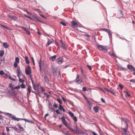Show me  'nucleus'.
Masks as SVG:
<instances>
[{
	"label": "nucleus",
	"mask_w": 135,
	"mask_h": 135,
	"mask_svg": "<svg viewBox=\"0 0 135 135\" xmlns=\"http://www.w3.org/2000/svg\"><path fill=\"white\" fill-rule=\"evenodd\" d=\"M21 86L22 88H25V85L24 84H22Z\"/></svg>",
	"instance_id": "e433bc0d"
},
{
	"label": "nucleus",
	"mask_w": 135,
	"mask_h": 135,
	"mask_svg": "<svg viewBox=\"0 0 135 135\" xmlns=\"http://www.w3.org/2000/svg\"><path fill=\"white\" fill-rule=\"evenodd\" d=\"M33 18L35 20H38L37 19V18L36 17H35V16H34V17H33Z\"/></svg>",
	"instance_id": "338daca9"
},
{
	"label": "nucleus",
	"mask_w": 135,
	"mask_h": 135,
	"mask_svg": "<svg viewBox=\"0 0 135 135\" xmlns=\"http://www.w3.org/2000/svg\"><path fill=\"white\" fill-rule=\"evenodd\" d=\"M24 16H25L26 17H27V18H30V19H31V20H32V19L31 18V17H28V16H27L26 15H24Z\"/></svg>",
	"instance_id": "6e6d98bb"
},
{
	"label": "nucleus",
	"mask_w": 135,
	"mask_h": 135,
	"mask_svg": "<svg viewBox=\"0 0 135 135\" xmlns=\"http://www.w3.org/2000/svg\"><path fill=\"white\" fill-rule=\"evenodd\" d=\"M105 47H104V48L103 49V50L102 51H103L104 52H106L107 51V50L105 48H104Z\"/></svg>",
	"instance_id": "864d4df0"
},
{
	"label": "nucleus",
	"mask_w": 135,
	"mask_h": 135,
	"mask_svg": "<svg viewBox=\"0 0 135 135\" xmlns=\"http://www.w3.org/2000/svg\"><path fill=\"white\" fill-rule=\"evenodd\" d=\"M69 114L71 117H73V119L75 121H76V117H74V114L70 111L69 112Z\"/></svg>",
	"instance_id": "4468645a"
},
{
	"label": "nucleus",
	"mask_w": 135,
	"mask_h": 135,
	"mask_svg": "<svg viewBox=\"0 0 135 135\" xmlns=\"http://www.w3.org/2000/svg\"><path fill=\"white\" fill-rule=\"evenodd\" d=\"M17 63L16 62H15L14 64V66L16 68L17 66Z\"/></svg>",
	"instance_id": "4c0bfd02"
},
{
	"label": "nucleus",
	"mask_w": 135,
	"mask_h": 135,
	"mask_svg": "<svg viewBox=\"0 0 135 135\" xmlns=\"http://www.w3.org/2000/svg\"><path fill=\"white\" fill-rule=\"evenodd\" d=\"M109 92L114 95H115V94L116 93V91H115L112 90H110Z\"/></svg>",
	"instance_id": "b1692460"
},
{
	"label": "nucleus",
	"mask_w": 135,
	"mask_h": 135,
	"mask_svg": "<svg viewBox=\"0 0 135 135\" xmlns=\"http://www.w3.org/2000/svg\"><path fill=\"white\" fill-rule=\"evenodd\" d=\"M101 100L102 102H103L104 103H105V101L102 98H101Z\"/></svg>",
	"instance_id": "13d9d810"
},
{
	"label": "nucleus",
	"mask_w": 135,
	"mask_h": 135,
	"mask_svg": "<svg viewBox=\"0 0 135 135\" xmlns=\"http://www.w3.org/2000/svg\"><path fill=\"white\" fill-rule=\"evenodd\" d=\"M59 108L60 110H62L63 112H65V109L61 104L59 105Z\"/></svg>",
	"instance_id": "a211bd4d"
},
{
	"label": "nucleus",
	"mask_w": 135,
	"mask_h": 135,
	"mask_svg": "<svg viewBox=\"0 0 135 135\" xmlns=\"http://www.w3.org/2000/svg\"><path fill=\"white\" fill-rule=\"evenodd\" d=\"M71 131L73 132L74 133H76V131L75 129H74L73 128L69 127L68 128Z\"/></svg>",
	"instance_id": "4be33fe9"
},
{
	"label": "nucleus",
	"mask_w": 135,
	"mask_h": 135,
	"mask_svg": "<svg viewBox=\"0 0 135 135\" xmlns=\"http://www.w3.org/2000/svg\"><path fill=\"white\" fill-rule=\"evenodd\" d=\"M15 60V62H16L17 63H19V59L18 57H16Z\"/></svg>",
	"instance_id": "c85d7f7f"
},
{
	"label": "nucleus",
	"mask_w": 135,
	"mask_h": 135,
	"mask_svg": "<svg viewBox=\"0 0 135 135\" xmlns=\"http://www.w3.org/2000/svg\"><path fill=\"white\" fill-rule=\"evenodd\" d=\"M82 26L81 24L76 21V26H77L78 27H82Z\"/></svg>",
	"instance_id": "cd10ccee"
},
{
	"label": "nucleus",
	"mask_w": 135,
	"mask_h": 135,
	"mask_svg": "<svg viewBox=\"0 0 135 135\" xmlns=\"http://www.w3.org/2000/svg\"><path fill=\"white\" fill-rule=\"evenodd\" d=\"M83 82L82 78H81L79 79L76 80V83H81Z\"/></svg>",
	"instance_id": "5701e85b"
},
{
	"label": "nucleus",
	"mask_w": 135,
	"mask_h": 135,
	"mask_svg": "<svg viewBox=\"0 0 135 135\" xmlns=\"http://www.w3.org/2000/svg\"><path fill=\"white\" fill-rule=\"evenodd\" d=\"M119 86L120 88L121 89H122L124 87V86L121 84H119Z\"/></svg>",
	"instance_id": "ea45409f"
},
{
	"label": "nucleus",
	"mask_w": 135,
	"mask_h": 135,
	"mask_svg": "<svg viewBox=\"0 0 135 135\" xmlns=\"http://www.w3.org/2000/svg\"><path fill=\"white\" fill-rule=\"evenodd\" d=\"M54 106L56 108H57L58 107V106L55 103H54Z\"/></svg>",
	"instance_id": "4d7b16f0"
},
{
	"label": "nucleus",
	"mask_w": 135,
	"mask_h": 135,
	"mask_svg": "<svg viewBox=\"0 0 135 135\" xmlns=\"http://www.w3.org/2000/svg\"><path fill=\"white\" fill-rule=\"evenodd\" d=\"M19 81L21 83H23L24 81V80L20 79V78H19Z\"/></svg>",
	"instance_id": "49530a36"
},
{
	"label": "nucleus",
	"mask_w": 135,
	"mask_h": 135,
	"mask_svg": "<svg viewBox=\"0 0 135 135\" xmlns=\"http://www.w3.org/2000/svg\"><path fill=\"white\" fill-rule=\"evenodd\" d=\"M108 35L109 36V37L110 39L111 37L112 36V35L111 33H110V32L108 33Z\"/></svg>",
	"instance_id": "3c124183"
},
{
	"label": "nucleus",
	"mask_w": 135,
	"mask_h": 135,
	"mask_svg": "<svg viewBox=\"0 0 135 135\" xmlns=\"http://www.w3.org/2000/svg\"><path fill=\"white\" fill-rule=\"evenodd\" d=\"M19 128H20V129L22 131H23L24 129H23V128L21 126H20V125H19Z\"/></svg>",
	"instance_id": "37998d69"
},
{
	"label": "nucleus",
	"mask_w": 135,
	"mask_h": 135,
	"mask_svg": "<svg viewBox=\"0 0 135 135\" xmlns=\"http://www.w3.org/2000/svg\"><path fill=\"white\" fill-rule=\"evenodd\" d=\"M87 66L90 70H92V67L91 66L89 65H87Z\"/></svg>",
	"instance_id": "58836bf2"
},
{
	"label": "nucleus",
	"mask_w": 135,
	"mask_h": 135,
	"mask_svg": "<svg viewBox=\"0 0 135 135\" xmlns=\"http://www.w3.org/2000/svg\"><path fill=\"white\" fill-rule=\"evenodd\" d=\"M20 86L19 85L18 86H16L15 87L14 89H19L20 88Z\"/></svg>",
	"instance_id": "8fccbe9b"
},
{
	"label": "nucleus",
	"mask_w": 135,
	"mask_h": 135,
	"mask_svg": "<svg viewBox=\"0 0 135 135\" xmlns=\"http://www.w3.org/2000/svg\"><path fill=\"white\" fill-rule=\"evenodd\" d=\"M82 90L83 91H85L86 90V88L85 87H83L82 88Z\"/></svg>",
	"instance_id": "79ce46f5"
},
{
	"label": "nucleus",
	"mask_w": 135,
	"mask_h": 135,
	"mask_svg": "<svg viewBox=\"0 0 135 135\" xmlns=\"http://www.w3.org/2000/svg\"><path fill=\"white\" fill-rule=\"evenodd\" d=\"M31 27L32 28L31 30H34V28L36 26L33 23L31 25Z\"/></svg>",
	"instance_id": "c756f323"
},
{
	"label": "nucleus",
	"mask_w": 135,
	"mask_h": 135,
	"mask_svg": "<svg viewBox=\"0 0 135 135\" xmlns=\"http://www.w3.org/2000/svg\"><path fill=\"white\" fill-rule=\"evenodd\" d=\"M25 59L26 63L27 64H29L30 63L28 58L27 56H25Z\"/></svg>",
	"instance_id": "a878e982"
},
{
	"label": "nucleus",
	"mask_w": 135,
	"mask_h": 135,
	"mask_svg": "<svg viewBox=\"0 0 135 135\" xmlns=\"http://www.w3.org/2000/svg\"><path fill=\"white\" fill-rule=\"evenodd\" d=\"M60 24H62L63 26H66V24L64 22H60Z\"/></svg>",
	"instance_id": "f704fd0d"
},
{
	"label": "nucleus",
	"mask_w": 135,
	"mask_h": 135,
	"mask_svg": "<svg viewBox=\"0 0 135 135\" xmlns=\"http://www.w3.org/2000/svg\"><path fill=\"white\" fill-rule=\"evenodd\" d=\"M125 93L126 95H127L129 97H130L131 96V95L129 93L128 91H126Z\"/></svg>",
	"instance_id": "473e14b6"
},
{
	"label": "nucleus",
	"mask_w": 135,
	"mask_h": 135,
	"mask_svg": "<svg viewBox=\"0 0 135 135\" xmlns=\"http://www.w3.org/2000/svg\"><path fill=\"white\" fill-rule=\"evenodd\" d=\"M44 79L45 82L47 83H48L49 82V80L48 79L47 76L45 75L44 76Z\"/></svg>",
	"instance_id": "aec40b11"
},
{
	"label": "nucleus",
	"mask_w": 135,
	"mask_h": 135,
	"mask_svg": "<svg viewBox=\"0 0 135 135\" xmlns=\"http://www.w3.org/2000/svg\"><path fill=\"white\" fill-rule=\"evenodd\" d=\"M4 54V51L3 50H2L0 51V56H2Z\"/></svg>",
	"instance_id": "393cba45"
},
{
	"label": "nucleus",
	"mask_w": 135,
	"mask_h": 135,
	"mask_svg": "<svg viewBox=\"0 0 135 135\" xmlns=\"http://www.w3.org/2000/svg\"><path fill=\"white\" fill-rule=\"evenodd\" d=\"M57 99L58 102L60 103V104L61 105V104L62 103V102L61 100L60 99L58 98Z\"/></svg>",
	"instance_id": "c9c22d12"
},
{
	"label": "nucleus",
	"mask_w": 135,
	"mask_h": 135,
	"mask_svg": "<svg viewBox=\"0 0 135 135\" xmlns=\"http://www.w3.org/2000/svg\"><path fill=\"white\" fill-rule=\"evenodd\" d=\"M3 46L6 48H8L9 47V45L7 44V42H4L3 43Z\"/></svg>",
	"instance_id": "6ab92c4d"
},
{
	"label": "nucleus",
	"mask_w": 135,
	"mask_h": 135,
	"mask_svg": "<svg viewBox=\"0 0 135 135\" xmlns=\"http://www.w3.org/2000/svg\"><path fill=\"white\" fill-rule=\"evenodd\" d=\"M4 74V73L3 71L2 70V71H0V74L1 75H3V74Z\"/></svg>",
	"instance_id": "a18cd8bd"
},
{
	"label": "nucleus",
	"mask_w": 135,
	"mask_h": 135,
	"mask_svg": "<svg viewBox=\"0 0 135 135\" xmlns=\"http://www.w3.org/2000/svg\"><path fill=\"white\" fill-rule=\"evenodd\" d=\"M91 132L92 133L93 135H97V134L94 132L91 131Z\"/></svg>",
	"instance_id": "052dcab7"
},
{
	"label": "nucleus",
	"mask_w": 135,
	"mask_h": 135,
	"mask_svg": "<svg viewBox=\"0 0 135 135\" xmlns=\"http://www.w3.org/2000/svg\"><path fill=\"white\" fill-rule=\"evenodd\" d=\"M1 26H2L3 27H4V28H5L7 29H9V30H11V29L10 28H8L6 26H5L3 25H1Z\"/></svg>",
	"instance_id": "c03bdc74"
},
{
	"label": "nucleus",
	"mask_w": 135,
	"mask_h": 135,
	"mask_svg": "<svg viewBox=\"0 0 135 135\" xmlns=\"http://www.w3.org/2000/svg\"><path fill=\"white\" fill-rule=\"evenodd\" d=\"M110 55L113 57H115V55L112 52H109Z\"/></svg>",
	"instance_id": "a19ab883"
},
{
	"label": "nucleus",
	"mask_w": 135,
	"mask_h": 135,
	"mask_svg": "<svg viewBox=\"0 0 135 135\" xmlns=\"http://www.w3.org/2000/svg\"><path fill=\"white\" fill-rule=\"evenodd\" d=\"M33 85V88L35 90H36V85H35V84H34Z\"/></svg>",
	"instance_id": "680f3d73"
},
{
	"label": "nucleus",
	"mask_w": 135,
	"mask_h": 135,
	"mask_svg": "<svg viewBox=\"0 0 135 135\" xmlns=\"http://www.w3.org/2000/svg\"><path fill=\"white\" fill-rule=\"evenodd\" d=\"M60 41L62 45V46L66 50L67 48L65 46V45L64 43H63L62 41L61 40H60Z\"/></svg>",
	"instance_id": "dca6fc26"
},
{
	"label": "nucleus",
	"mask_w": 135,
	"mask_h": 135,
	"mask_svg": "<svg viewBox=\"0 0 135 135\" xmlns=\"http://www.w3.org/2000/svg\"><path fill=\"white\" fill-rule=\"evenodd\" d=\"M56 61L57 63L59 64H61L63 62V59L60 57L56 60Z\"/></svg>",
	"instance_id": "20e7f679"
},
{
	"label": "nucleus",
	"mask_w": 135,
	"mask_h": 135,
	"mask_svg": "<svg viewBox=\"0 0 135 135\" xmlns=\"http://www.w3.org/2000/svg\"><path fill=\"white\" fill-rule=\"evenodd\" d=\"M117 67L118 69L119 70H126V68H123L119 65H117Z\"/></svg>",
	"instance_id": "0eeeda50"
},
{
	"label": "nucleus",
	"mask_w": 135,
	"mask_h": 135,
	"mask_svg": "<svg viewBox=\"0 0 135 135\" xmlns=\"http://www.w3.org/2000/svg\"><path fill=\"white\" fill-rule=\"evenodd\" d=\"M93 109L95 112L97 113L98 111L99 107L98 106H95L93 107Z\"/></svg>",
	"instance_id": "9d476101"
},
{
	"label": "nucleus",
	"mask_w": 135,
	"mask_h": 135,
	"mask_svg": "<svg viewBox=\"0 0 135 135\" xmlns=\"http://www.w3.org/2000/svg\"><path fill=\"white\" fill-rule=\"evenodd\" d=\"M127 68L129 70L131 71H133L135 70V69L132 65L128 64L127 65Z\"/></svg>",
	"instance_id": "423d86ee"
},
{
	"label": "nucleus",
	"mask_w": 135,
	"mask_h": 135,
	"mask_svg": "<svg viewBox=\"0 0 135 135\" xmlns=\"http://www.w3.org/2000/svg\"><path fill=\"white\" fill-rule=\"evenodd\" d=\"M61 119L64 124L66 126H67V123L66 122V121L65 119L63 117H62L61 118Z\"/></svg>",
	"instance_id": "9b49d317"
},
{
	"label": "nucleus",
	"mask_w": 135,
	"mask_h": 135,
	"mask_svg": "<svg viewBox=\"0 0 135 135\" xmlns=\"http://www.w3.org/2000/svg\"><path fill=\"white\" fill-rule=\"evenodd\" d=\"M9 79H11V80H12L13 81H15V79L14 78H12L11 76H9Z\"/></svg>",
	"instance_id": "603ef678"
},
{
	"label": "nucleus",
	"mask_w": 135,
	"mask_h": 135,
	"mask_svg": "<svg viewBox=\"0 0 135 135\" xmlns=\"http://www.w3.org/2000/svg\"><path fill=\"white\" fill-rule=\"evenodd\" d=\"M56 112L57 114H60V112L59 111V110L58 109H57L56 110Z\"/></svg>",
	"instance_id": "de8ad7c7"
},
{
	"label": "nucleus",
	"mask_w": 135,
	"mask_h": 135,
	"mask_svg": "<svg viewBox=\"0 0 135 135\" xmlns=\"http://www.w3.org/2000/svg\"><path fill=\"white\" fill-rule=\"evenodd\" d=\"M106 46H103L102 45H99V46H98V48L101 51H102L103 50V48L104 47H106Z\"/></svg>",
	"instance_id": "2eb2a0df"
},
{
	"label": "nucleus",
	"mask_w": 135,
	"mask_h": 135,
	"mask_svg": "<svg viewBox=\"0 0 135 135\" xmlns=\"http://www.w3.org/2000/svg\"><path fill=\"white\" fill-rule=\"evenodd\" d=\"M52 104L51 103H49V108L51 109L52 107Z\"/></svg>",
	"instance_id": "e2e57ef3"
},
{
	"label": "nucleus",
	"mask_w": 135,
	"mask_h": 135,
	"mask_svg": "<svg viewBox=\"0 0 135 135\" xmlns=\"http://www.w3.org/2000/svg\"><path fill=\"white\" fill-rule=\"evenodd\" d=\"M26 73L27 75L30 74L31 73V69L29 66H28L26 69Z\"/></svg>",
	"instance_id": "7ed1b4c3"
},
{
	"label": "nucleus",
	"mask_w": 135,
	"mask_h": 135,
	"mask_svg": "<svg viewBox=\"0 0 135 135\" xmlns=\"http://www.w3.org/2000/svg\"><path fill=\"white\" fill-rule=\"evenodd\" d=\"M57 69L55 67H52V70L53 72V75L55 78H57L60 75V71H57Z\"/></svg>",
	"instance_id": "f257e3e1"
},
{
	"label": "nucleus",
	"mask_w": 135,
	"mask_h": 135,
	"mask_svg": "<svg viewBox=\"0 0 135 135\" xmlns=\"http://www.w3.org/2000/svg\"><path fill=\"white\" fill-rule=\"evenodd\" d=\"M22 119V120H25L26 122H31V123H32L33 122L32 121H31V122H30L29 120H27L26 119Z\"/></svg>",
	"instance_id": "5fc2aeb1"
},
{
	"label": "nucleus",
	"mask_w": 135,
	"mask_h": 135,
	"mask_svg": "<svg viewBox=\"0 0 135 135\" xmlns=\"http://www.w3.org/2000/svg\"><path fill=\"white\" fill-rule=\"evenodd\" d=\"M104 89H105V90H107V91H108L109 92L110 90H109V89L107 88H104Z\"/></svg>",
	"instance_id": "0e129e2a"
},
{
	"label": "nucleus",
	"mask_w": 135,
	"mask_h": 135,
	"mask_svg": "<svg viewBox=\"0 0 135 135\" xmlns=\"http://www.w3.org/2000/svg\"><path fill=\"white\" fill-rule=\"evenodd\" d=\"M31 87L30 86H28V90L29 93H30L31 92Z\"/></svg>",
	"instance_id": "7c9ffc66"
},
{
	"label": "nucleus",
	"mask_w": 135,
	"mask_h": 135,
	"mask_svg": "<svg viewBox=\"0 0 135 135\" xmlns=\"http://www.w3.org/2000/svg\"><path fill=\"white\" fill-rule=\"evenodd\" d=\"M80 69H81V73L83 74L84 73V71L83 70L82 68H80Z\"/></svg>",
	"instance_id": "bf43d9fd"
},
{
	"label": "nucleus",
	"mask_w": 135,
	"mask_h": 135,
	"mask_svg": "<svg viewBox=\"0 0 135 135\" xmlns=\"http://www.w3.org/2000/svg\"><path fill=\"white\" fill-rule=\"evenodd\" d=\"M62 100H63L65 102H66V101L65 99V98H64V97H62Z\"/></svg>",
	"instance_id": "69168bd1"
},
{
	"label": "nucleus",
	"mask_w": 135,
	"mask_h": 135,
	"mask_svg": "<svg viewBox=\"0 0 135 135\" xmlns=\"http://www.w3.org/2000/svg\"><path fill=\"white\" fill-rule=\"evenodd\" d=\"M121 129H123V132L124 133H122V135H128V134L127 133V130L125 128H121Z\"/></svg>",
	"instance_id": "ddd939ff"
},
{
	"label": "nucleus",
	"mask_w": 135,
	"mask_h": 135,
	"mask_svg": "<svg viewBox=\"0 0 135 135\" xmlns=\"http://www.w3.org/2000/svg\"><path fill=\"white\" fill-rule=\"evenodd\" d=\"M22 29L24 31L26 32L27 34H28L29 35H30V32L28 29H27L26 28L24 27H22Z\"/></svg>",
	"instance_id": "6e6552de"
},
{
	"label": "nucleus",
	"mask_w": 135,
	"mask_h": 135,
	"mask_svg": "<svg viewBox=\"0 0 135 135\" xmlns=\"http://www.w3.org/2000/svg\"><path fill=\"white\" fill-rule=\"evenodd\" d=\"M12 118L13 119H14L16 120H17V121H18L20 119L19 118H16L15 117H12Z\"/></svg>",
	"instance_id": "2f4dec72"
},
{
	"label": "nucleus",
	"mask_w": 135,
	"mask_h": 135,
	"mask_svg": "<svg viewBox=\"0 0 135 135\" xmlns=\"http://www.w3.org/2000/svg\"><path fill=\"white\" fill-rule=\"evenodd\" d=\"M56 55H54L53 56H52L49 58V59L51 61H54L56 59Z\"/></svg>",
	"instance_id": "f3484780"
},
{
	"label": "nucleus",
	"mask_w": 135,
	"mask_h": 135,
	"mask_svg": "<svg viewBox=\"0 0 135 135\" xmlns=\"http://www.w3.org/2000/svg\"><path fill=\"white\" fill-rule=\"evenodd\" d=\"M122 121L126 125L127 128L128 129V124L127 123L128 120L125 118H122Z\"/></svg>",
	"instance_id": "f03ea898"
},
{
	"label": "nucleus",
	"mask_w": 135,
	"mask_h": 135,
	"mask_svg": "<svg viewBox=\"0 0 135 135\" xmlns=\"http://www.w3.org/2000/svg\"><path fill=\"white\" fill-rule=\"evenodd\" d=\"M102 30L103 31H104L107 33H109L110 32L108 30V29L105 28H102Z\"/></svg>",
	"instance_id": "bb28decb"
},
{
	"label": "nucleus",
	"mask_w": 135,
	"mask_h": 135,
	"mask_svg": "<svg viewBox=\"0 0 135 135\" xmlns=\"http://www.w3.org/2000/svg\"><path fill=\"white\" fill-rule=\"evenodd\" d=\"M71 26L73 27L75 29V26L76 25V22L74 21H73L71 22Z\"/></svg>",
	"instance_id": "f8f14e48"
},
{
	"label": "nucleus",
	"mask_w": 135,
	"mask_h": 135,
	"mask_svg": "<svg viewBox=\"0 0 135 135\" xmlns=\"http://www.w3.org/2000/svg\"><path fill=\"white\" fill-rule=\"evenodd\" d=\"M130 81L131 82L135 83V79H131Z\"/></svg>",
	"instance_id": "09e8293b"
},
{
	"label": "nucleus",
	"mask_w": 135,
	"mask_h": 135,
	"mask_svg": "<svg viewBox=\"0 0 135 135\" xmlns=\"http://www.w3.org/2000/svg\"><path fill=\"white\" fill-rule=\"evenodd\" d=\"M6 129H7V130L8 131H9L10 130L9 129V128L7 127H6Z\"/></svg>",
	"instance_id": "774afa93"
},
{
	"label": "nucleus",
	"mask_w": 135,
	"mask_h": 135,
	"mask_svg": "<svg viewBox=\"0 0 135 135\" xmlns=\"http://www.w3.org/2000/svg\"><path fill=\"white\" fill-rule=\"evenodd\" d=\"M78 133L79 134H84L85 135H86V133L84 132H82L80 130H79L78 129L77 127H76V133Z\"/></svg>",
	"instance_id": "1a4fd4ad"
},
{
	"label": "nucleus",
	"mask_w": 135,
	"mask_h": 135,
	"mask_svg": "<svg viewBox=\"0 0 135 135\" xmlns=\"http://www.w3.org/2000/svg\"><path fill=\"white\" fill-rule=\"evenodd\" d=\"M52 41L50 40H49L47 42V45L49 46V45H50V44L52 43Z\"/></svg>",
	"instance_id": "72a5a7b5"
},
{
	"label": "nucleus",
	"mask_w": 135,
	"mask_h": 135,
	"mask_svg": "<svg viewBox=\"0 0 135 135\" xmlns=\"http://www.w3.org/2000/svg\"><path fill=\"white\" fill-rule=\"evenodd\" d=\"M39 64L40 68V71H41L42 70V67L45 66V64L43 62L41 61L40 62H39Z\"/></svg>",
	"instance_id": "39448f33"
},
{
	"label": "nucleus",
	"mask_w": 135,
	"mask_h": 135,
	"mask_svg": "<svg viewBox=\"0 0 135 135\" xmlns=\"http://www.w3.org/2000/svg\"><path fill=\"white\" fill-rule=\"evenodd\" d=\"M9 18L15 20H17V18L16 16H11L9 17Z\"/></svg>",
	"instance_id": "412c9836"
}]
</instances>
